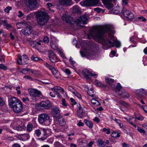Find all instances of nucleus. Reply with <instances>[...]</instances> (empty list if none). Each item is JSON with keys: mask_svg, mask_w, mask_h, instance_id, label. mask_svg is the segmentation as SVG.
I'll use <instances>...</instances> for the list:
<instances>
[{"mask_svg": "<svg viewBox=\"0 0 147 147\" xmlns=\"http://www.w3.org/2000/svg\"><path fill=\"white\" fill-rule=\"evenodd\" d=\"M57 118V120L58 121V122L60 125L64 126L65 125L66 122L65 119L64 118L61 117H59Z\"/></svg>", "mask_w": 147, "mask_h": 147, "instance_id": "obj_25", "label": "nucleus"}, {"mask_svg": "<svg viewBox=\"0 0 147 147\" xmlns=\"http://www.w3.org/2000/svg\"><path fill=\"white\" fill-rule=\"evenodd\" d=\"M11 9L12 7H11L8 6L5 9L4 11L7 13H9V11L11 10Z\"/></svg>", "mask_w": 147, "mask_h": 147, "instance_id": "obj_56", "label": "nucleus"}, {"mask_svg": "<svg viewBox=\"0 0 147 147\" xmlns=\"http://www.w3.org/2000/svg\"><path fill=\"white\" fill-rule=\"evenodd\" d=\"M99 0H85L83 2L84 5L86 6H94L97 4Z\"/></svg>", "mask_w": 147, "mask_h": 147, "instance_id": "obj_11", "label": "nucleus"}, {"mask_svg": "<svg viewBox=\"0 0 147 147\" xmlns=\"http://www.w3.org/2000/svg\"><path fill=\"white\" fill-rule=\"evenodd\" d=\"M62 70L64 72H65L67 74L69 75L71 74V72L69 69L66 68H63L62 69Z\"/></svg>", "mask_w": 147, "mask_h": 147, "instance_id": "obj_44", "label": "nucleus"}, {"mask_svg": "<svg viewBox=\"0 0 147 147\" xmlns=\"http://www.w3.org/2000/svg\"><path fill=\"white\" fill-rule=\"evenodd\" d=\"M68 89V90L71 92L72 93H73L75 90L73 88L70 86H69Z\"/></svg>", "mask_w": 147, "mask_h": 147, "instance_id": "obj_60", "label": "nucleus"}, {"mask_svg": "<svg viewBox=\"0 0 147 147\" xmlns=\"http://www.w3.org/2000/svg\"><path fill=\"white\" fill-rule=\"evenodd\" d=\"M28 92L32 98L34 100H35L36 98L38 97L41 94L40 91L34 89H29Z\"/></svg>", "mask_w": 147, "mask_h": 147, "instance_id": "obj_8", "label": "nucleus"}, {"mask_svg": "<svg viewBox=\"0 0 147 147\" xmlns=\"http://www.w3.org/2000/svg\"><path fill=\"white\" fill-rule=\"evenodd\" d=\"M111 12L112 13H113L115 14H117L119 13L120 11L118 10H115L114 9L112 10Z\"/></svg>", "mask_w": 147, "mask_h": 147, "instance_id": "obj_64", "label": "nucleus"}, {"mask_svg": "<svg viewBox=\"0 0 147 147\" xmlns=\"http://www.w3.org/2000/svg\"><path fill=\"white\" fill-rule=\"evenodd\" d=\"M75 96H76L78 98L81 99V96L78 92L75 90L74 92L73 93Z\"/></svg>", "mask_w": 147, "mask_h": 147, "instance_id": "obj_45", "label": "nucleus"}, {"mask_svg": "<svg viewBox=\"0 0 147 147\" xmlns=\"http://www.w3.org/2000/svg\"><path fill=\"white\" fill-rule=\"evenodd\" d=\"M105 81L106 82L109 84H112L113 83L114 80L110 78H105Z\"/></svg>", "mask_w": 147, "mask_h": 147, "instance_id": "obj_42", "label": "nucleus"}, {"mask_svg": "<svg viewBox=\"0 0 147 147\" xmlns=\"http://www.w3.org/2000/svg\"><path fill=\"white\" fill-rule=\"evenodd\" d=\"M128 0H122V4L123 6H127L128 4Z\"/></svg>", "mask_w": 147, "mask_h": 147, "instance_id": "obj_55", "label": "nucleus"}, {"mask_svg": "<svg viewBox=\"0 0 147 147\" xmlns=\"http://www.w3.org/2000/svg\"><path fill=\"white\" fill-rule=\"evenodd\" d=\"M28 42H30V44L31 45H34L33 46V47H34L35 46H36L37 45H41V44L40 42H37L35 41H33L30 42V40H29L28 41Z\"/></svg>", "mask_w": 147, "mask_h": 147, "instance_id": "obj_41", "label": "nucleus"}, {"mask_svg": "<svg viewBox=\"0 0 147 147\" xmlns=\"http://www.w3.org/2000/svg\"><path fill=\"white\" fill-rule=\"evenodd\" d=\"M82 73L87 79L90 78V76H94L96 75V74L94 73H90L89 71L87 69H85L83 70Z\"/></svg>", "mask_w": 147, "mask_h": 147, "instance_id": "obj_14", "label": "nucleus"}, {"mask_svg": "<svg viewBox=\"0 0 147 147\" xmlns=\"http://www.w3.org/2000/svg\"><path fill=\"white\" fill-rule=\"evenodd\" d=\"M28 72L33 73V70L32 69L28 68H24L22 71V72L24 74H27Z\"/></svg>", "mask_w": 147, "mask_h": 147, "instance_id": "obj_38", "label": "nucleus"}, {"mask_svg": "<svg viewBox=\"0 0 147 147\" xmlns=\"http://www.w3.org/2000/svg\"><path fill=\"white\" fill-rule=\"evenodd\" d=\"M79 144L82 147L86 146L87 145V142L85 139L82 140L80 141Z\"/></svg>", "mask_w": 147, "mask_h": 147, "instance_id": "obj_32", "label": "nucleus"}, {"mask_svg": "<svg viewBox=\"0 0 147 147\" xmlns=\"http://www.w3.org/2000/svg\"><path fill=\"white\" fill-rule=\"evenodd\" d=\"M25 4L27 7L31 10L35 9L38 5L37 0H25Z\"/></svg>", "mask_w": 147, "mask_h": 147, "instance_id": "obj_7", "label": "nucleus"}, {"mask_svg": "<svg viewBox=\"0 0 147 147\" xmlns=\"http://www.w3.org/2000/svg\"><path fill=\"white\" fill-rule=\"evenodd\" d=\"M36 15L38 24L44 26L48 22L50 16L46 12L42 11L36 12Z\"/></svg>", "mask_w": 147, "mask_h": 147, "instance_id": "obj_5", "label": "nucleus"}, {"mask_svg": "<svg viewBox=\"0 0 147 147\" xmlns=\"http://www.w3.org/2000/svg\"><path fill=\"white\" fill-rule=\"evenodd\" d=\"M94 39L97 41L98 43L101 44L103 45V48L107 49L110 48L115 47L119 48L121 46L120 41L114 37H92Z\"/></svg>", "mask_w": 147, "mask_h": 147, "instance_id": "obj_2", "label": "nucleus"}, {"mask_svg": "<svg viewBox=\"0 0 147 147\" xmlns=\"http://www.w3.org/2000/svg\"><path fill=\"white\" fill-rule=\"evenodd\" d=\"M72 11L73 13L80 14L81 11V9L78 6H75L72 7Z\"/></svg>", "mask_w": 147, "mask_h": 147, "instance_id": "obj_27", "label": "nucleus"}, {"mask_svg": "<svg viewBox=\"0 0 147 147\" xmlns=\"http://www.w3.org/2000/svg\"><path fill=\"white\" fill-rule=\"evenodd\" d=\"M117 94L121 95L123 98H127L129 96V94L124 89H121V90L117 91Z\"/></svg>", "mask_w": 147, "mask_h": 147, "instance_id": "obj_22", "label": "nucleus"}, {"mask_svg": "<svg viewBox=\"0 0 147 147\" xmlns=\"http://www.w3.org/2000/svg\"><path fill=\"white\" fill-rule=\"evenodd\" d=\"M63 6H62L59 3L58 5L57 6V8L61 11H63L64 10V9L63 7Z\"/></svg>", "mask_w": 147, "mask_h": 147, "instance_id": "obj_54", "label": "nucleus"}, {"mask_svg": "<svg viewBox=\"0 0 147 147\" xmlns=\"http://www.w3.org/2000/svg\"><path fill=\"white\" fill-rule=\"evenodd\" d=\"M44 65L50 70H51L54 67L48 64L47 63H45L44 64Z\"/></svg>", "mask_w": 147, "mask_h": 147, "instance_id": "obj_52", "label": "nucleus"}, {"mask_svg": "<svg viewBox=\"0 0 147 147\" xmlns=\"http://www.w3.org/2000/svg\"><path fill=\"white\" fill-rule=\"evenodd\" d=\"M62 19L63 20L65 21L66 22L70 24L72 23V22L74 21L73 18L66 13L63 15Z\"/></svg>", "mask_w": 147, "mask_h": 147, "instance_id": "obj_16", "label": "nucleus"}, {"mask_svg": "<svg viewBox=\"0 0 147 147\" xmlns=\"http://www.w3.org/2000/svg\"><path fill=\"white\" fill-rule=\"evenodd\" d=\"M122 12L123 16L127 18L130 20L134 18V14L129 10L124 9L123 10H122Z\"/></svg>", "mask_w": 147, "mask_h": 147, "instance_id": "obj_13", "label": "nucleus"}, {"mask_svg": "<svg viewBox=\"0 0 147 147\" xmlns=\"http://www.w3.org/2000/svg\"><path fill=\"white\" fill-rule=\"evenodd\" d=\"M2 22L4 24V26L7 29H8L9 28H11L12 26L10 24H9L7 22L6 20L2 21Z\"/></svg>", "mask_w": 147, "mask_h": 147, "instance_id": "obj_35", "label": "nucleus"}, {"mask_svg": "<svg viewBox=\"0 0 147 147\" xmlns=\"http://www.w3.org/2000/svg\"><path fill=\"white\" fill-rule=\"evenodd\" d=\"M35 134L37 137H39L41 134V131L39 129H37L35 130Z\"/></svg>", "mask_w": 147, "mask_h": 147, "instance_id": "obj_50", "label": "nucleus"}, {"mask_svg": "<svg viewBox=\"0 0 147 147\" xmlns=\"http://www.w3.org/2000/svg\"><path fill=\"white\" fill-rule=\"evenodd\" d=\"M111 120H113L115 121L116 123L117 124H118L120 121H121L119 119H117L113 117L112 116H111Z\"/></svg>", "mask_w": 147, "mask_h": 147, "instance_id": "obj_48", "label": "nucleus"}, {"mask_svg": "<svg viewBox=\"0 0 147 147\" xmlns=\"http://www.w3.org/2000/svg\"><path fill=\"white\" fill-rule=\"evenodd\" d=\"M136 94L140 98L145 96L146 94V91L143 89L137 90L135 91Z\"/></svg>", "mask_w": 147, "mask_h": 147, "instance_id": "obj_15", "label": "nucleus"}, {"mask_svg": "<svg viewBox=\"0 0 147 147\" xmlns=\"http://www.w3.org/2000/svg\"><path fill=\"white\" fill-rule=\"evenodd\" d=\"M116 88L117 90L116 91L117 93V91L118 92V91L121 90V89H123L119 83H117V85L116 87Z\"/></svg>", "mask_w": 147, "mask_h": 147, "instance_id": "obj_49", "label": "nucleus"}, {"mask_svg": "<svg viewBox=\"0 0 147 147\" xmlns=\"http://www.w3.org/2000/svg\"><path fill=\"white\" fill-rule=\"evenodd\" d=\"M30 138V136L28 134H20L18 136V139L22 141H25Z\"/></svg>", "mask_w": 147, "mask_h": 147, "instance_id": "obj_23", "label": "nucleus"}, {"mask_svg": "<svg viewBox=\"0 0 147 147\" xmlns=\"http://www.w3.org/2000/svg\"><path fill=\"white\" fill-rule=\"evenodd\" d=\"M38 120L39 123L46 126L51 124L52 121V119H50L49 115L45 113L39 114Z\"/></svg>", "mask_w": 147, "mask_h": 147, "instance_id": "obj_6", "label": "nucleus"}, {"mask_svg": "<svg viewBox=\"0 0 147 147\" xmlns=\"http://www.w3.org/2000/svg\"><path fill=\"white\" fill-rule=\"evenodd\" d=\"M28 57L26 55H23L22 56L21 55L19 54L17 60V63L19 65H24L26 63L28 60Z\"/></svg>", "mask_w": 147, "mask_h": 147, "instance_id": "obj_9", "label": "nucleus"}, {"mask_svg": "<svg viewBox=\"0 0 147 147\" xmlns=\"http://www.w3.org/2000/svg\"><path fill=\"white\" fill-rule=\"evenodd\" d=\"M111 136L112 137L117 138L120 137V133L116 132L113 131L112 133Z\"/></svg>", "mask_w": 147, "mask_h": 147, "instance_id": "obj_37", "label": "nucleus"}, {"mask_svg": "<svg viewBox=\"0 0 147 147\" xmlns=\"http://www.w3.org/2000/svg\"><path fill=\"white\" fill-rule=\"evenodd\" d=\"M32 59L35 61H37L38 60H42L40 59H39L38 57L36 56V55H33L32 56Z\"/></svg>", "mask_w": 147, "mask_h": 147, "instance_id": "obj_46", "label": "nucleus"}, {"mask_svg": "<svg viewBox=\"0 0 147 147\" xmlns=\"http://www.w3.org/2000/svg\"><path fill=\"white\" fill-rule=\"evenodd\" d=\"M52 90L54 91L56 94L59 93L60 92H64V90L62 88L56 86L51 88Z\"/></svg>", "mask_w": 147, "mask_h": 147, "instance_id": "obj_26", "label": "nucleus"}, {"mask_svg": "<svg viewBox=\"0 0 147 147\" xmlns=\"http://www.w3.org/2000/svg\"><path fill=\"white\" fill-rule=\"evenodd\" d=\"M32 32V28L31 26L27 27L22 30V32L25 36H28Z\"/></svg>", "mask_w": 147, "mask_h": 147, "instance_id": "obj_19", "label": "nucleus"}, {"mask_svg": "<svg viewBox=\"0 0 147 147\" xmlns=\"http://www.w3.org/2000/svg\"><path fill=\"white\" fill-rule=\"evenodd\" d=\"M61 104L64 107H66L67 105V103L66 102V100L64 99H62L61 100Z\"/></svg>", "mask_w": 147, "mask_h": 147, "instance_id": "obj_51", "label": "nucleus"}, {"mask_svg": "<svg viewBox=\"0 0 147 147\" xmlns=\"http://www.w3.org/2000/svg\"><path fill=\"white\" fill-rule=\"evenodd\" d=\"M84 122L86 125L89 128H91L93 126V123L90 121H89L86 119L84 120Z\"/></svg>", "mask_w": 147, "mask_h": 147, "instance_id": "obj_33", "label": "nucleus"}, {"mask_svg": "<svg viewBox=\"0 0 147 147\" xmlns=\"http://www.w3.org/2000/svg\"><path fill=\"white\" fill-rule=\"evenodd\" d=\"M77 115L79 117L82 118L83 117V108L80 105H78Z\"/></svg>", "mask_w": 147, "mask_h": 147, "instance_id": "obj_24", "label": "nucleus"}, {"mask_svg": "<svg viewBox=\"0 0 147 147\" xmlns=\"http://www.w3.org/2000/svg\"><path fill=\"white\" fill-rule=\"evenodd\" d=\"M96 98H93L91 100V102L93 104L96 106H98L100 105V103L98 100L96 99Z\"/></svg>", "mask_w": 147, "mask_h": 147, "instance_id": "obj_34", "label": "nucleus"}, {"mask_svg": "<svg viewBox=\"0 0 147 147\" xmlns=\"http://www.w3.org/2000/svg\"><path fill=\"white\" fill-rule=\"evenodd\" d=\"M102 131L103 132L106 131V133L107 134H109L111 133L110 130L109 129H107L104 128H103Z\"/></svg>", "mask_w": 147, "mask_h": 147, "instance_id": "obj_57", "label": "nucleus"}, {"mask_svg": "<svg viewBox=\"0 0 147 147\" xmlns=\"http://www.w3.org/2000/svg\"><path fill=\"white\" fill-rule=\"evenodd\" d=\"M39 106L43 109H48L52 107L51 103L49 100L42 101L39 104Z\"/></svg>", "mask_w": 147, "mask_h": 147, "instance_id": "obj_10", "label": "nucleus"}, {"mask_svg": "<svg viewBox=\"0 0 147 147\" xmlns=\"http://www.w3.org/2000/svg\"><path fill=\"white\" fill-rule=\"evenodd\" d=\"M7 69V67L3 64H0V69L6 70Z\"/></svg>", "mask_w": 147, "mask_h": 147, "instance_id": "obj_47", "label": "nucleus"}, {"mask_svg": "<svg viewBox=\"0 0 147 147\" xmlns=\"http://www.w3.org/2000/svg\"><path fill=\"white\" fill-rule=\"evenodd\" d=\"M73 42L76 45L79 44L81 46L83 50V51L80 52L82 57L85 56L89 59H92L95 57V52L93 50L92 45L80 38L78 40L74 39Z\"/></svg>", "mask_w": 147, "mask_h": 147, "instance_id": "obj_1", "label": "nucleus"}, {"mask_svg": "<svg viewBox=\"0 0 147 147\" xmlns=\"http://www.w3.org/2000/svg\"><path fill=\"white\" fill-rule=\"evenodd\" d=\"M54 147H66L59 142H56L54 143Z\"/></svg>", "mask_w": 147, "mask_h": 147, "instance_id": "obj_40", "label": "nucleus"}, {"mask_svg": "<svg viewBox=\"0 0 147 147\" xmlns=\"http://www.w3.org/2000/svg\"><path fill=\"white\" fill-rule=\"evenodd\" d=\"M48 56L49 60L51 62L54 63L57 62V57L53 51H49Z\"/></svg>", "mask_w": 147, "mask_h": 147, "instance_id": "obj_17", "label": "nucleus"}, {"mask_svg": "<svg viewBox=\"0 0 147 147\" xmlns=\"http://www.w3.org/2000/svg\"><path fill=\"white\" fill-rule=\"evenodd\" d=\"M4 102L3 99L0 97V106H2L4 104Z\"/></svg>", "mask_w": 147, "mask_h": 147, "instance_id": "obj_62", "label": "nucleus"}, {"mask_svg": "<svg viewBox=\"0 0 147 147\" xmlns=\"http://www.w3.org/2000/svg\"><path fill=\"white\" fill-rule=\"evenodd\" d=\"M87 15L84 14L82 16H80L78 19H76L75 22L78 24H85L86 23L87 20Z\"/></svg>", "mask_w": 147, "mask_h": 147, "instance_id": "obj_12", "label": "nucleus"}, {"mask_svg": "<svg viewBox=\"0 0 147 147\" xmlns=\"http://www.w3.org/2000/svg\"><path fill=\"white\" fill-rule=\"evenodd\" d=\"M125 119L132 126L135 128L136 127V125L134 124L132 122V121L134 119L133 117L131 116H129L127 118H125Z\"/></svg>", "mask_w": 147, "mask_h": 147, "instance_id": "obj_30", "label": "nucleus"}, {"mask_svg": "<svg viewBox=\"0 0 147 147\" xmlns=\"http://www.w3.org/2000/svg\"><path fill=\"white\" fill-rule=\"evenodd\" d=\"M59 3L62 6H69L72 4L71 0H59Z\"/></svg>", "mask_w": 147, "mask_h": 147, "instance_id": "obj_20", "label": "nucleus"}, {"mask_svg": "<svg viewBox=\"0 0 147 147\" xmlns=\"http://www.w3.org/2000/svg\"><path fill=\"white\" fill-rule=\"evenodd\" d=\"M115 32L112 26L107 25L92 30L90 32V36L92 37H102L108 33L109 37H113Z\"/></svg>", "mask_w": 147, "mask_h": 147, "instance_id": "obj_3", "label": "nucleus"}, {"mask_svg": "<svg viewBox=\"0 0 147 147\" xmlns=\"http://www.w3.org/2000/svg\"><path fill=\"white\" fill-rule=\"evenodd\" d=\"M112 2H110L109 3H108L107 4H104L106 7L109 9H110L112 8L113 7V5L111 3Z\"/></svg>", "mask_w": 147, "mask_h": 147, "instance_id": "obj_36", "label": "nucleus"}, {"mask_svg": "<svg viewBox=\"0 0 147 147\" xmlns=\"http://www.w3.org/2000/svg\"><path fill=\"white\" fill-rule=\"evenodd\" d=\"M97 145L99 147H103L106 145L105 142L103 141L101 139H99L97 142Z\"/></svg>", "mask_w": 147, "mask_h": 147, "instance_id": "obj_31", "label": "nucleus"}, {"mask_svg": "<svg viewBox=\"0 0 147 147\" xmlns=\"http://www.w3.org/2000/svg\"><path fill=\"white\" fill-rule=\"evenodd\" d=\"M88 94L92 97L93 98H97L98 96L96 94V92L92 89H91L88 92Z\"/></svg>", "mask_w": 147, "mask_h": 147, "instance_id": "obj_28", "label": "nucleus"}, {"mask_svg": "<svg viewBox=\"0 0 147 147\" xmlns=\"http://www.w3.org/2000/svg\"><path fill=\"white\" fill-rule=\"evenodd\" d=\"M9 106L13 109V111L16 113L21 112L23 109L22 102L19 99L15 97L9 98L8 99Z\"/></svg>", "mask_w": 147, "mask_h": 147, "instance_id": "obj_4", "label": "nucleus"}, {"mask_svg": "<svg viewBox=\"0 0 147 147\" xmlns=\"http://www.w3.org/2000/svg\"><path fill=\"white\" fill-rule=\"evenodd\" d=\"M51 112L54 117L57 118L59 117L60 111L58 108L55 107H53L52 109Z\"/></svg>", "mask_w": 147, "mask_h": 147, "instance_id": "obj_18", "label": "nucleus"}, {"mask_svg": "<svg viewBox=\"0 0 147 147\" xmlns=\"http://www.w3.org/2000/svg\"><path fill=\"white\" fill-rule=\"evenodd\" d=\"M51 45L52 48L55 49L57 50L58 48V46L56 43V40L55 37H51Z\"/></svg>", "mask_w": 147, "mask_h": 147, "instance_id": "obj_21", "label": "nucleus"}, {"mask_svg": "<svg viewBox=\"0 0 147 147\" xmlns=\"http://www.w3.org/2000/svg\"><path fill=\"white\" fill-rule=\"evenodd\" d=\"M137 130L138 132L141 133L145 134V131L139 127H137Z\"/></svg>", "mask_w": 147, "mask_h": 147, "instance_id": "obj_53", "label": "nucleus"}, {"mask_svg": "<svg viewBox=\"0 0 147 147\" xmlns=\"http://www.w3.org/2000/svg\"><path fill=\"white\" fill-rule=\"evenodd\" d=\"M33 125L32 124L29 123L27 126L26 130L28 132H30L32 130Z\"/></svg>", "mask_w": 147, "mask_h": 147, "instance_id": "obj_39", "label": "nucleus"}, {"mask_svg": "<svg viewBox=\"0 0 147 147\" xmlns=\"http://www.w3.org/2000/svg\"><path fill=\"white\" fill-rule=\"evenodd\" d=\"M56 138L59 139H62V138H64V137L63 135H59L56 136H55Z\"/></svg>", "mask_w": 147, "mask_h": 147, "instance_id": "obj_61", "label": "nucleus"}, {"mask_svg": "<svg viewBox=\"0 0 147 147\" xmlns=\"http://www.w3.org/2000/svg\"><path fill=\"white\" fill-rule=\"evenodd\" d=\"M40 129L44 133V138H39V139L41 140H43L47 138L46 136L48 134L47 133V131H48V129L44 128H41Z\"/></svg>", "mask_w": 147, "mask_h": 147, "instance_id": "obj_29", "label": "nucleus"}, {"mask_svg": "<svg viewBox=\"0 0 147 147\" xmlns=\"http://www.w3.org/2000/svg\"><path fill=\"white\" fill-rule=\"evenodd\" d=\"M69 62L72 65H74L75 63V61L73 60L72 58L71 57H70Z\"/></svg>", "mask_w": 147, "mask_h": 147, "instance_id": "obj_63", "label": "nucleus"}, {"mask_svg": "<svg viewBox=\"0 0 147 147\" xmlns=\"http://www.w3.org/2000/svg\"><path fill=\"white\" fill-rule=\"evenodd\" d=\"M119 103L121 105H123L125 107H127L128 105V104L127 103H125V102L123 101H121L119 102Z\"/></svg>", "mask_w": 147, "mask_h": 147, "instance_id": "obj_58", "label": "nucleus"}, {"mask_svg": "<svg viewBox=\"0 0 147 147\" xmlns=\"http://www.w3.org/2000/svg\"><path fill=\"white\" fill-rule=\"evenodd\" d=\"M25 127L24 126H20L19 125L14 127L15 129L18 131L22 130L23 129H24Z\"/></svg>", "mask_w": 147, "mask_h": 147, "instance_id": "obj_43", "label": "nucleus"}, {"mask_svg": "<svg viewBox=\"0 0 147 147\" xmlns=\"http://www.w3.org/2000/svg\"><path fill=\"white\" fill-rule=\"evenodd\" d=\"M43 40L44 42L47 43L49 42V37H44Z\"/></svg>", "mask_w": 147, "mask_h": 147, "instance_id": "obj_59", "label": "nucleus"}]
</instances>
